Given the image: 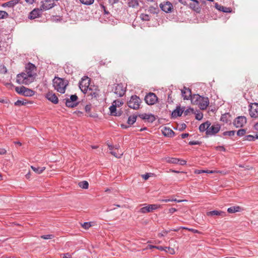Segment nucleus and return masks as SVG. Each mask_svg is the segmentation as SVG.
<instances>
[{"mask_svg":"<svg viewBox=\"0 0 258 258\" xmlns=\"http://www.w3.org/2000/svg\"><path fill=\"white\" fill-rule=\"evenodd\" d=\"M192 104L198 105L200 109H206L209 104V100L208 97H202L198 94L192 96L191 98Z\"/></svg>","mask_w":258,"mask_h":258,"instance_id":"obj_1","label":"nucleus"},{"mask_svg":"<svg viewBox=\"0 0 258 258\" xmlns=\"http://www.w3.org/2000/svg\"><path fill=\"white\" fill-rule=\"evenodd\" d=\"M53 87L58 92L63 94L68 85L67 80L55 77L52 81Z\"/></svg>","mask_w":258,"mask_h":258,"instance_id":"obj_2","label":"nucleus"},{"mask_svg":"<svg viewBox=\"0 0 258 258\" xmlns=\"http://www.w3.org/2000/svg\"><path fill=\"white\" fill-rule=\"evenodd\" d=\"M35 80V77L31 74L22 72L17 75L16 82L19 84L29 85Z\"/></svg>","mask_w":258,"mask_h":258,"instance_id":"obj_3","label":"nucleus"},{"mask_svg":"<svg viewBox=\"0 0 258 258\" xmlns=\"http://www.w3.org/2000/svg\"><path fill=\"white\" fill-rule=\"evenodd\" d=\"M142 101L141 99L136 95L132 96L127 102L129 107L135 110L139 109Z\"/></svg>","mask_w":258,"mask_h":258,"instance_id":"obj_4","label":"nucleus"},{"mask_svg":"<svg viewBox=\"0 0 258 258\" xmlns=\"http://www.w3.org/2000/svg\"><path fill=\"white\" fill-rule=\"evenodd\" d=\"M90 83V79L88 77L84 76L82 78L79 83V87L81 90L84 93H86L88 90H91V88H89Z\"/></svg>","mask_w":258,"mask_h":258,"instance_id":"obj_5","label":"nucleus"},{"mask_svg":"<svg viewBox=\"0 0 258 258\" xmlns=\"http://www.w3.org/2000/svg\"><path fill=\"white\" fill-rule=\"evenodd\" d=\"M161 208V206L158 204L148 205L147 206L141 208L140 209V212L143 214L150 213Z\"/></svg>","mask_w":258,"mask_h":258,"instance_id":"obj_6","label":"nucleus"},{"mask_svg":"<svg viewBox=\"0 0 258 258\" xmlns=\"http://www.w3.org/2000/svg\"><path fill=\"white\" fill-rule=\"evenodd\" d=\"M78 96L75 95H72L69 98L66 99L65 104L68 107L73 108L78 105Z\"/></svg>","mask_w":258,"mask_h":258,"instance_id":"obj_7","label":"nucleus"},{"mask_svg":"<svg viewBox=\"0 0 258 258\" xmlns=\"http://www.w3.org/2000/svg\"><path fill=\"white\" fill-rule=\"evenodd\" d=\"M145 100L148 105H153L157 101L156 95L153 93H149L145 97Z\"/></svg>","mask_w":258,"mask_h":258,"instance_id":"obj_8","label":"nucleus"},{"mask_svg":"<svg viewBox=\"0 0 258 258\" xmlns=\"http://www.w3.org/2000/svg\"><path fill=\"white\" fill-rule=\"evenodd\" d=\"M246 123V118L244 116L236 117L233 121V124L236 127H241Z\"/></svg>","mask_w":258,"mask_h":258,"instance_id":"obj_9","label":"nucleus"},{"mask_svg":"<svg viewBox=\"0 0 258 258\" xmlns=\"http://www.w3.org/2000/svg\"><path fill=\"white\" fill-rule=\"evenodd\" d=\"M249 109V115L251 117L256 118L258 116V103H252Z\"/></svg>","mask_w":258,"mask_h":258,"instance_id":"obj_10","label":"nucleus"},{"mask_svg":"<svg viewBox=\"0 0 258 258\" xmlns=\"http://www.w3.org/2000/svg\"><path fill=\"white\" fill-rule=\"evenodd\" d=\"M160 7L166 13H170L173 10L172 4L168 1L164 2L160 4Z\"/></svg>","mask_w":258,"mask_h":258,"instance_id":"obj_11","label":"nucleus"},{"mask_svg":"<svg viewBox=\"0 0 258 258\" xmlns=\"http://www.w3.org/2000/svg\"><path fill=\"white\" fill-rule=\"evenodd\" d=\"M54 0H45V1L42 2V4L40 8L41 10L45 11L52 8L54 7Z\"/></svg>","mask_w":258,"mask_h":258,"instance_id":"obj_12","label":"nucleus"},{"mask_svg":"<svg viewBox=\"0 0 258 258\" xmlns=\"http://www.w3.org/2000/svg\"><path fill=\"white\" fill-rule=\"evenodd\" d=\"M220 126L219 124L210 125L206 132L207 135H213L217 133L220 131Z\"/></svg>","mask_w":258,"mask_h":258,"instance_id":"obj_13","label":"nucleus"},{"mask_svg":"<svg viewBox=\"0 0 258 258\" xmlns=\"http://www.w3.org/2000/svg\"><path fill=\"white\" fill-rule=\"evenodd\" d=\"M36 67L35 66L31 63H28L25 67V73H27L29 74H31L33 76L35 77L36 76Z\"/></svg>","mask_w":258,"mask_h":258,"instance_id":"obj_14","label":"nucleus"},{"mask_svg":"<svg viewBox=\"0 0 258 258\" xmlns=\"http://www.w3.org/2000/svg\"><path fill=\"white\" fill-rule=\"evenodd\" d=\"M139 116L142 119L149 122H153L155 120L154 115L152 114L142 113Z\"/></svg>","mask_w":258,"mask_h":258,"instance_id":"obj_15","label":"nucleus"},{"mask_svg":"<svg viewBox=\"0 0 258 258\" xmlns=\"http://www.w3.org/2000/svg\"><path fill=\"white\" fill-rule=\"evenodd\" d=\"M46 98L53 103L54 104H57L58 102V99L57 96L52 92H49L46 94Z\"/></svg>","mask_w":258,"mask_h":258,"instance_id":"obj_16","label":"nucleus"},{"mask_svg":"<svg viewBox=\"0 0 258 258\" xmlns=\"http://www.w3.org/2000/svg\"><path fill=\"white\" fill-rule=\"evenodd\" d=\"M125 92V89L121 84H117L115 86L114 93L118 96L120 97L122 96L124 94Z\"/></svg>","mask_w":258,"mask_h":258,"instance_id":"obj_17","label":"nucleus"},{"mask_svg":"<svg viewBox=\"0 0 258 258\" xmlns=\"http://www.w3.org/2000/svg\"><path fill=\"white\" fill-rule=\"evenodd\" d=\"M42 10L40 9H35L32 11L29 15V18L30 19H34L36 18L40 17L41 15V11Z\"/></svg>","mask_w":258,"mask_h":258,"instance_id":"obj_18","label":"nucleus"},{"mask_svg":"<svg viewBox=\"0 0 258 258\" xmlns=\"http://www.w3.org/2000/svg\"><path fill=\"white\" fill-rule=\"evenodd\" d=\"M181 93L184 99L188 100L189 97L191 98L192 97L190 90L186 87H184L181 90Z\"/></svg>","mask_w":258,"mask_h":258,"instance_id":"obj_19","label":"nucleus"},{"mask_svg":"<svg viewBox=\"0 0 258 258\" xmlns=\"http://www.w3.org/2000/svg\"><path fill=\"white\" fill-rule=\"evenodd\" d=\"M207 215L208 216H221L222 217H224L225 216V213L221 211L214 210L208 212Z\"/></svg>","mask_w":258,"mask_h":258,"instance_id":"obj_20","label":"nucleus"},{"mask_svg":"<svg viewBox=\"0 0 258 258\" xmlns=\"http://www.w3.org/2000/svg\"><path fill=\"white\" fill-rule=\"evenodd\" d=\"M161 131H162V134L165 136L171 137V136H172V135H173L174 134L173 131L171 129H170L169 127H167L166 126L163 127L162 128Z\"/></svg>","mask_w":258,"mask_h":258,"instance_id":"obj_21","label":"nucleus"},{"mask_svg":"<svg viewBox=\"0 0 258 258\" xmlns=\"http://www.w3.org/2000/svg\"><path fill=\"white\" fill-rule=\"evenodd\" d=\"M215 7L217 10L225 13H231L232 11L231 8L224 7L223 6L218 5L217 3L215 4Z\"/></svg>","mask_w":258,"mask_h":258,"instance_id":"obj_22","label":"nucleus"},{"mask_svg":"<svg viewBox=\"0 0 258 258\" xmlns=\"http://www.w3.org/2000/svg\"><path fill=\"white\" fill-rule=\"evenodd\" d=\"M211 123L209 121H206L200 125L199 130L201 132H203L205 131H207Z\"/></svg>","mask_w":258,"mask_h":258,"instance_id":"obj_23","label":"nucleus"},{"mask_svg":"<svg viewBox=\"0 0 258 258\" xmlns=\"http://www.w3.org/2000/svg\"><path fill=\"white\" fill-rule=\"evenodd\" d=\"M183 112V110L180 108V107H178L176 108L175 110H174L172 112V116L173 117H176L177 116H180L181 115Z\"/></svg>","mask_w":258,"mask_h":258,"instance_id":"obj_24","label":"nucleus"},{"mask_svg":"<svg viewBox=\"0 0 258 258\" xmlns=\"http://www.w3.org/2000/svg\"><path fill=\"white\" fill-rule=\"evenodd\" d=\"M34 94V92L28 88L25 87V90H24L23 92V95L25 96H32Z\"/></svg>","mask_w":258,"mask_h":258,"instance_id":"obj_25","label":"nucleus"},{"mask_svg":"<svg viewBox=\"0 0 258 258\" xmlns=\"http://www.w3.org/2000/svg\"><path fill=\"white\" fill-rule=\"evenodd\" d=\"M166 161L167 163L177 164L179 159L176 158H166Z\"/></svg>","mask_w":258,"mask_h":258,"instance_id":"obj_26","label":"nucleus"},{"mask_svg":"<svg viewBox=\"0 0 258 258\" xmlns=\"http://www.w3.org/2000/svg\"><path fill=\"white\" fill-rule=\"evenodd\" d=\"M31 167L32 169L37 174L41 173L45 169V167H35L33 166H31Z\"/></svg>","mask_w":258,"mask_h":258,"instance_id":"obj_27","label":"nucleus"},{"mask_svg":"<svg viewBox=\"0 0 258 258\" xmlns=\"http://www.w3.org/2000/svg\"><path fill=\"white\" fill-rule=\"evenodd\" d=\"M137 116L136 115L130 116L128 118L127 123L130 125L133 124L137 120Z\"/></svg>","mask_w":258,"mask_h":258,"instance_id":"obj_28","label":"nucleus"},{"mask_svg":"<svg viewBox=\"0 0 258 258\" xmlns=\"http://www.w3.org/2000/svg\"><path fill=\"white\" fill-rule=\"evenodd\" d=\"M109 110L110 112V114L112 115L117 116V113L116 112V107L112 103V105L109 107Z\"/></svg>","mask_w":258,"mask_h":258,"instance_id":"obj_29","label":"nucleus"},{"mask_svg":"<svg viewBox=\"0 0 258 258\" xmlns=\"http://www.w3.org/2000/svg\"><path fill=\"white\" fill-rule=\"evenodd\" d=\"M78 185L80 187L84 189H88L89 187V183L87 181L80 182Z\"/></svg>","mask_w":258,"mask_h":258,"instance_id":"obj_30","label":"nucleus"},{"mask_svg":"<svg viewBox=\"0 0 258 258\" xmlns=\"http://www.w3.org/2000/svg\"><path fill=\"white\" fill-rule=\"evenodd\" d=\"M7 70L6 67L4 65L0 66V79L3 78L2 75L7 73Z\"/></svg>","mask_w":258,"mask_h":258,"instance_id":"obj_31","label":"nucleus"},{"mask_svg":"<svg viewBox=\"0 0 258 258\" xmlns=\"http://www.w3.org/2000/svg\"><path fill=\"white\" fill-rule=\"evenodd\" d=\"M117 150V152H115L114 150L111 151L110 152V153L111 155H112L113 156H114V157H115L116 158H120L121 157V156L122 155L123 153L121 151H120V153H119L118 149Z\"/></svg>","mask_w":258,"mask_h":258,"instance_id":"obj_32","label":"nucleus"},{"mask_svg":"<svg viewBox=\"0 0 258 258\" xmlns=\"http://www.w3.org/2000/svg\"><path fill=\"white\" fill-rule=\"evenodd\" d=\"M215 172H216V171L213 170H196L195 171V173L196 174H201L203 173H213Z\"/></svg>","mask_w":258,"mask_h":258,"instance_id":"obj_33","label":"nucleus"},{"mask_svg":"<svg viewBox=\"0 0 258 258\" xmlns=\"http://www.w3.org/2000/svg\"><path fill=\"white\" fill-rule=\"evenodd\" d=\"M239 207H232L229 208L227 210V211L229 213H233L236 212H238L239 211Z\"/></svg>","mask_w":258,"mask_h":258,"instance_id":"obj_34","label":"nucleus"},{"mask_svg":"<svg viewBox=\"0 0 258 258\" xmlns=\"http://www.w3.org/2000/svg\"><path fill=\"white\" fill-rule=\"evenodd\" d=\"M140 18L142 20L146 21H148L150 20L149 15L146 14H141L140 15Z\"/></svg>","mask_w":258,"mask_h":258,"instance_id":"obj_35","label":"nucleus"},{"mask_svg":"<svg viewBox=\"0 0 258 258\" xmlns=\"http://www.w3.org/2000/svg\"><path fill=\"white\" fill-rule=\"evenodd\" d=\"M24 90H25V87L24 86H22L20 87H16L15 88V90L18 93L22 95H23Z\"/></svg>","mask_w":258,"mask_h":258,"instance_id":"obj_36","label":"nucleus"},{"mask_svg":"<svg viewBox=\"0 0 258 258\" xmlns=\"http://www.w3.org/2000/svg\"><path fill=\"white\" fill-rule=\"evenodd\" d=\"M161 202H177L178 203L181 202L182 200H177L176 199H163L160 200Z\"/></svg>","mask_w":258,"mask_h":258,"instance_id":"obj_37","label":"nucleus"},{"mask_svg":"<svg viewBox=\"0 0 258 258\" xmlns=\"http://www.w3.org/2000/svg\"><path fill=\"white\" fill-rule=\"evenodd\" d=\"M80 2L86 5H90L94 3V0H79Z\"/></svg>","mask_w":258,"mask_h":258,"instance_id":"obj_38","label":"nucleus"},{"mask_svg":"<svg viewBox=\"0 0 258 258\" xmlns=\"http://www.w3.org/2000/svg\"><path fill=\"white\" fill-rule=\"evenodd\" d=\"M113 103L116 107H117L121 106L123 104V102L121 100H116L114 101Z\"/></svg>","mask_w":258,"mask_h":258,"instance_id":"obj_39","label":"nucleus"},{"mask_svg":"<svg viewBox=\"0 0 258 258\" xmlns=\"http://www.w3.org/2000/svg\"><path fill=\"white\" fill-rule=\"evenodd\" d=\"M8 15V14L6 12L0 11V19L7 18Z\"/></svg>","mask_w":258,"mask_h":258,"instance_id":"obj_40","label":"nucleus"},{"mask_svg":"<svg viewBox=\"0 0 258 258\" xmlns=\"http://www.w3.org/2000/svg\"><path fill=\"white\" fill-rule=\"evenodd\" d=\"M234 134L235 131H227L223 133L224 136H233Z\"/></svg>","mask_w":258,"mask_h":258,"instance_id":"obj_41","label":"nucleus"},{"mask_svg":"<svg viewBox=\"0 0 258 258\" xmlns=\"http://www.w3.org/2000/svg\"><path fill=\"white\" fill-rule=\"evenodd\" d=\"M246 133V130L245 129H240L237 131V135L238 136H242Z\"/></svg>","mask_w":258,"mask_h":258,"instance_id":"obj_42","label":"nucleus"},{"mask_svg":"<svg viewBox=\"0 0 258 258\" xmlns=\"http://www.w3.org/2000/svg\"><path fill=\"white\" fill-rule=\"evenodd\" d=\"M54 237V236L52 234H48L45 235H42L41 238L44 239H52Z\"/></svg>","mask_w":258,"mask_h":258,"instance_id":"obj_43","label":"nucleus"},{"mask_svg":"<svg viewBox=\"0 0 258 258\" xmlns=\"http://www.w3.org/2000/svg\"><path fill=\"white\" fill-rule=\"evenodd\" d=\"M165 251L169 252L171 254H174L175 253L174 249L170 247H167Z\"/></svg>","mask_w":258,"mask_h":258,"instance_id":"obj_44","label":"nucleus"},{"mask_svg":"<svg viewBox=\"0 0 258 258\" xmlns=\"http://www.w3.org/2000/svg\"><path fill=\"white\" fill-rule=\"evenodd\" d=\"M153 174L152 173H147L145 174H142L141 176L144 180H146L149 178V177L151 176V175Z\"/></svg>","mask_w":258,"mask_h":258,"instance_id":"obj_45","label":"nucleus"},{"mask_svg":"<svg viewBox=\"0 0 258 258\" xmlns=\"http://www.w3.org/2000/svg\"><path fill=\"white\" fill-rule=\"evenodd\" d=\"M107 146L110 151H113L114 149L118 150V146H113L109 144H107Z\"/></svg>","mask_w":258,"mask_h":258,"instance_id":"obj_46","label":"nucleus"},{"mask_svg":"<svg viewBox=\"0 0 258 258\" xmlns=\"http://www.w3.org/2000/svg\"><path fill=\"white\" fill-rule=\"evenodd\" d=\"M3 6H4V7L8 6L9 7H13V3H12V2L10 1V2H8L7 3L4 4Z\"/></svg>","mask_w":258,"mask_h":258,"instance_id":"obj_47","label":"nucleus"},{"mask_svg":"<svg viewBox=\"0 0 258 258\" xmlns=\"http://www.w3.org/2000/svg\"><path fill=\"white\" fill-rule=\"evenodd\" d=\"M246 139L248 141H254L255 140V137L252 135H248L246 137Z\"/></svg>","mask_w":258,"mask_h":258,"instance_id":"obj_48","label":"nucleus"},{"mask_svg":"<svg viewBox=\"0 0 258 258\" xmlns=\"http://www.w3.org/2000/svg\"><path fill=\"white\" fill-rule=\"evenodd\" d=\"M82 226L85 229H88L89 227H91V224L90 223L86 222L84 223Z\"/></svg>","mask_w":258,"mask_h":258,"instance_id":"obj_49","label":"nucleus"},{"mask_svg":"<svg viewBox=\"0 0 258 258\" xmlns=\"http://www.w3.org/2000/svg\"><path fill=\"white\" fill-rule=\"evenodd\" d=\"M186 161L185 160L179 159V162H178L177 164L183 165H185L186 164Z\"/></svg>","mask_w":258,"mask_h":258,"instance_id":"obj_50","label":"nucleus"},{"mask_svg":"<svg viewBox=\"0 0 258 258\" xmlns=\"http://www.w3.org/2000/svg\"><path fill=\"white\" fill-rule=\"evenodd\" d=\"M149 11L151 13H156V9L153 7H150L149 9Z\"/></svg>","mask_w":258,"mask_h":258,"instance_id":"obj_51","label":"nucleus"},{"mask_svg":"<svg viewBox=\"0 0 258 258\" xmlns=\"http://www.w3.org/2000/svg\"><path fill=\"white\" fill-rule=\"evenodd\" d=\"M155 248H157V249H159L160 250H162H162H165L166 249H167V247H162V246H155Z\"/></svg>","mask_w":258,"mask_h":258,"instance_id":"obj_52","label":"nucleus"},{"mask_svg":"<svg viewBox=\"0 0 258 258\" xmlns=\"http://www.w3.org/2000/svg\"><path fill=\"white\" fill-rule=\"evenodd\" d=\"M203 118V114L202 113H198L196 116V118L198 120H201Z\"/></svg>","mask_w":258,"mask_h":258,"instance_id":"obj_53","label":"nucleus"},{"mask_svg":"<svg viewBox=\"0 0 258 258\" xmlns=\"http://www.w3.org/2000/svg\"><path fill=\"white\" fill-rule=\"evenodd\" d=\"M85 111L89 113L91 111V105H87L85 107Z\"/></svg>","mask_w":258,"mask_h":258,"instance_id":"obj_54","label":"nucleus"},{"mask_svg":"<svg viewBox=\"0 0 258 258\" xmlns=\"http://www.w3.org/2000/svg\"><path fill=\"white\" fill-rule=\"evenodd\" d=\"M15 104L16 105H24V103L23 101H21V100H17L15 103Z\"/></svg>","mask_w":258,"mask_h":258,"instance_id":"obj_55","label":"nucleus"},{"mask_svg":"<svg viewBox=\"0 0 258 258\" xmlns=\"http://www.w3.org/2000/svg\"><path fill=\"white\" fill-rule=\"evenodd\" d=\"M182 229H187L190 231H192L194 233H198V231L197 230H195V229H189V228H185V227H182Z\"/></svg>","mask_w":258,"mask_h":258,"instance_id":"obj_56","label":"nucleus"},{"mask_svg":"<svg viewBox=\"0 0 258 258\" xmlns=\"http://www.w3.org/2000/svg\"><path fill=\"white\" fill-rule=\"evenodd\" d=\"M7 153V151L6 149L1 148L0 149V155H5Z\"/></svg>","mask_w":258,"mask_h":258,"instance_id":"obj_57","label":"nucleus"},{"mask_svg":"<svg viewBox=\"0 0 258 258\" xmlns=\"http://www.w3.org/2000/svg\"><path fill=\"white\" fill-rule=\"evenodd\" d=\"M189 144L190 145H198L199 144V142L198 141H190Z\"/></svg>","mask_w":258,"mask_h":258,"instance_id":"obj_58","label":"nucleus"},{"mask_svg":"<svg viewBox=\"0 0 258 258\" xmlns=\"http://www.w3.org/2000/svg\"><path fill=\"white\" fill-rule=\"evenodd\" d=\"M216 148L217 150H220V151H225V148L223 146H218V147H217Z\"/></svg>","mask_w":258,"mask_h":258,"instance_id":"obj_59","label":"nucleus"},{"mask_svg":"<svg viewBox=\"0 0 258 258\" xmlns=\"http://www.w3.org/2000/svg\"><path fill=\"white\" fill-rule=\"evenodd\" d=\"M188 136H189V134L187 133L182 134L181 135V137L182 139H184V138L187 137Z\"/></svg>","mask_w":258,"mask_h":258,"instance_id":"obj_60","label":"nucleus"},{"mask_svg":"<svg viewBox=\"0 0 258 258\" xmlns=\"http://www.w3.org/2000/svg\"><path fill=\"white\" fill-rule=\"evenodd\" d=\"M169 211L170 213L171 214H173V213H174L176 211V209H175V208H170L169 210Z\"/></svg>","mask_w":258,"mask_h":258,"instance_id":"obj_61","label":"nucleus"},{"mask_svg":"<svg viewBox=\"0 0 258 258\" xmlns=\"http://www.w3.org/2000/svg\"><path fill=\"white\" fill-rule=\"evenodd\" d=\"M19 0H13V1H11V2H12V3H13V6H14L15 5L18 4L19 3Z\"/></svg>","mask_w":258,"mask_h":258,"instance_id":"obj_62","label":"nucleus"},{"mask_svg":"<svg viewBox=\"0 0 258 258\" xmlns=\"http://www.w3.org/2000/svg\"><path fill=\"white\" fill-rule=\"evenodd\" d=\"M178 2L183 4V5H185L186 4V2L185 1V0H178Z\"/></svg>","mask_w":258,"mask_h":258,"instance_id":"obj_63","label":"nucleus"},{"mask_svg":"<svg viewBox=\"0 0 258 258\" xmlns=\"http://www.w3.org/2000/svg\"><path fill=\"white\" fill-rule=\"evenodd\" d=\"M118 2V0H109V2L112 4H115Z\"/></svg>","mask_w":258,"mask_h":258,"instance_id":"obj_64","label":"nucleus"}]
</instances>
